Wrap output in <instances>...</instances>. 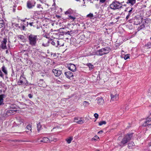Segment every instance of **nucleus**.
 <instances>
[{
	"mask_svg": "<svg viewBox=\"0 0 151 151\" xmlns=\"http://www.w3.org/2000/svg\"><path fill=\"white\" fill-rule=\"evenodd\" d=\"M61 40H52L46 39L45 40L46 43H43L42 46L44 47H47L49 45L50 43H51L52 45L54 46L55 45V43H57L56 46L61 47L63 46V44H61L60 42L61 41Z\"/></svg>",
	"mask_w": 151,
	"mask_h": 151,
	"instance_id": "nucleus-2",
	"label": "nucleus"
},
{
	"mask_svg": "<svg viewBox=\"0 0 151 151\" xmlns=\"http://www.w3.org/2000/svg\"><path fill=\"white\" fill-rule=\"evenodd\" d=\"M110 6L111 9L115 10L122 8V5L119 2L116 1L113 2Z\"/></svg>",
	"mask_w": 151,
	"mask_h": 151,
	"instance_id": "nucleus-5",
	"label": "nucleus"
},
{
	"mask_svg": "<svg viewBox=\"0 0 151 151\" xmlns=\"http://www.w3.org/2000/svg\"><path fill=\"white\" fill-rule=\"evenodd\" d=\"M15 112L16 110H12L8 111H7V112L8 114H9H9H13L15 113Z\"/></svg>",
	"mask_w": 151,
	"mask_h": 151,
	"instance_id": "nucleus-30",
	"label": "nucleus"
},
{
	"mask_svg": "<svg viewBox=\"0 0 151 151\" xmlns=\"http://www.w3.org/2000/svg\"><path fill=\"white\" fill-rule=\"evenodd\" d=\"M128 108H127V107H126L125 109H128Z\"/></svg>",
	"mask_w": 151,
	"mask_h": 151,
	"instance_id": "nucleus-59",
	"label": "nucleus"
},
{
	"mask_svg": "<svg viewBox=\"0 0 151 151\" xmlns=\"http://www.w3.org/2000/svg\"><path fill=\"white\" fill-rule=\"evenodd\" d=\"M93 14L91 13H89V14L87 15V17H91V18L93 17Z\"/></svg>",
	"mask_w": 151,
	"mask_h": 151,
	"instance_id": "nucleus-40",
	"label": "nucleus"
},
{
	"mask_svg": "<svg viewBox=\"0 0 151 151\" xmlns=\"http://www.w3.org/2000/svg\"><path fill=\"white\" fill-rule=\"evenodd\" d=\"M32 126L30 124L28 125L27 127V129L28 130H29L30 132H29V133L31 132H32Z\"/></svg>",
	"mask_w": 151,
	"mask_h": 151,
	"instance_id": "nucleus-28",
	"label": "nucleus"
},
{
	"mask_svg": "<svg viewBox=\"0 0 151 151\" xmlns=\"http://www.w3.org/2000/svg\"><path fill=\"white\" fill-rule=\"evenodd\" d=\"M111 101H116L117 100L118 98V94H116L114 95L113 94H111Z\"/></svg>",
	"mask_w": 151,
	"mask_h": 151,
	"instance_id": "nucleus-13",
	"label": "nucleus"
},
{
	"mask_svg": "<svg viewBox=\"0 0 151 151\" xmlns=\"http://www.w3.org/2000/svg\"><path fill=\"white\" fill-rule=\"evenodd\" d=\"M132 8H131V9L129 11V13H130V14H131V12H132Z\"/></svg>",
	"mask_w": 151,
	"mask_h": 151,
	"instance_id": "nucleus-50",
	"label": "nucleus"
},
{
	"mask_svg": "<svg viewBox=\"0 0 151 151\" xmlns=\"http://www.w3.org/2000/svg\"><path fill=\"white\" fill-rule=\"evenodd\" d=\"M32 23H36L34 24H35V26L37 25V24L38 22V20H35L34 19H33V20H32Z\"/></svg>",
	"mask_w": 151,
	"mask_h": 151,
	"instance_id": "nucleus-32",
	"label": "nucleus"
},
{
	"mask_svg": "<svg viewBox=\"0 0 151 151\" xmlns=\"http://www.w3.org/2000/svg\"><path fill=\"white\" fill-rule=\"evenodd\" d=\"M149 120H147L145 123L143 125L145 126H146L147 125H148V123L149 122Z\"/></svg>",
	"mask_w": 151,
	"mask_h": 151,
	"instance_id": "nucleus-37",
	"label": "nucleus"
},
{
	"mask_svg": "<svg viewBox=\"0 0 151 151\" xmlns=\"http://www.w3.org/2000/svg\"><path fill=\"white\" fill-rule=\"evenodd\" d=\"M134 20V24L137 25L140 23V21L139 19H138L136 17H134L132 19Z\"/></svg>",
	"mask_w": 151,
	"mask_h": 151,
	"instance_id": "nucleus-17",
	"label": "nucleus"
},
{
	"mask_svg": "<svg viewBox=\"0 0 151 151\" xmlns=\"http://www.w3.org/2000/svg\"><path fill=\"white\" fill-rule=\"evenodd\" d=\"M1 70L4 73L5 75L7 76L8 74L6 68L4 66H3L1 68Z\"/></svg>",
	"mask_w": 151,
	"mask_h": 151,
	"instance_id": "nucleus-18",
	"label": "nucleus"
},
{
	"mask_svg": "<svg viewBox=\"0 0 151 151\" xmlns=\"http://www.w3.org/2000/svg\"><path fill=\"white\" fill-rule=\"evenodd\" d=\"M57 43H55V45H54L56 47H58V46H56Z\"/></svg>",
	"mask_w": 151,
	"mask_h": 151,
	"instance_id": "nucleus-54",
	"label": "nucleus"
},
{
	"mask_svg": "<svg viewBox=\"0 0 151 151\" xmlns=\"http://www.w3.org/2000/svg\"><path fill=\"white\" fill-rule=\"evenodd\" d=\"M73 137H70L69 138L66 139V140L68 144H70V143Z\"/></svg>",
	"mask_w": 151,
	"mask_h": 151,
	"instance_id": "nucleus-25",
	"label": "nucleus"
},
{
	"mask_svg": "<svg viewBox=\"0 0 151 151\" xmlns=\"http://www.w3.org/2000/svg\"><path fill=\"white\" fill-rule=\"evenodd\" d=\"M28 96L29 98L31 99L32 98L33 95L31 94H29L28 95Z\"/></svg>",
	"mask_w": 151,
	"mask_h": 151,
	"instance_id": "nucleus-47",
	"label": "nucleus"
},
{
	"mask_svg": "<svg viewBox=\"0 0 151 151\" xmlns=\"http://www.w3.org/2000/svg\"><path fill=\"white\" fill-rule=\"evenodd\" d=\"M94 116L96 119H97L99 117V115L97 113H95L94 115Z\"/></svg>",
	"mask_w": 151,
	"mask_h": 151,
	"instance_id": "nucleus-42",
	"label": "nucleus"
},
{
	"mask_svg": "<svg viewBox=\"0 0 151 151\" xmlns=\"http://www.w3.org/2000/svg\"><path fill=\"white\" fill-rule=\"evenodd\" d=\"M127 3L131 4L132 5H133L135 3V0H128Z\"/></svg>",
	"mask_w": 151,
	"mask_h": 151,
	"instance_id": "nucleus-27",
	"label": "nucleus"
},
{
	"mask_svg": "<svg viewBox=\"0 0 151 151\" xmlns=\"http://www.w3.org/2000/svg\"><path fill=\"white\" fill-rule=\"evenodd\" d=\"M35 0H29L27 2V7L29 9H32L35 6Z\"/></svg>",
	"mask_w": 151,
	"mask_h": 151,
	"instance_id": "nucleus-6",
	"label": "nucleus"
},
{
	"mask_svg": "<svg viewBox=\"0 0 151 151\" xmlns=\"http://www.w3.org/2000/svg\"><path fill=\"white\" fill-rule=\"evenodd\" d=\"M29 44L32 47H35L37 44L38 40V36L32 34H30L27 36Z\"/></svg>",
	"mask_w": 151,
	"mask_h": 151,
	"instance_id": "nucleus-1",
	"label": "nucleus"
},
{
	"mask_svg": "<svg viewBox=\"0 0 151 151\" xmlns=\"http://www.w3.org/2000/svg\"><path fill=\"white\" fill-rule=\"evenodd\" d=\"M110 51V47H106L99 50L97 52L98 53V55L101 56L107 54Z\"/></svg>",
	"mask_w": 151,
	"mask_h": 151,
	"instance_id": "nucleus-4",
	"label": "nucleus"
},
{
	"mask_svg": "<svg viewBox=\"0 0 151 151\" xmlns=\"http://www.w3.org/2000/svg\"><path fill=\"white\" fill-rule=\"evenodd\" d=\"M63 86L65 89H68L70 87V86L68 85H65Z\"/></svg>",
	"mask_w": 151,
	"mask_h": 151,
	"instance_id": "nucleus-43",
	"label": "nucleus"
},
{
	"mask_svg": "<svg viewBox=\"0 0 151 151\" xmlns=\"http://www.w3.org/2000/svg\"><path fill=\"white\" fill-rule=\"evenodd\" d=\"M6 54L8 53V51L7 50H6Z\"/></svg>",
	"mask_w": 151,
	"mask_h": 151,
	"instance_id": "nucleus-55",
	"label": "nucleus"
},
{
	"mask_svg": "<svg viewBox=\"0 0 151 151\" xmlns=\"http://www.w3.org/2000/svg\"><path fill=\"white\" fill-rule=\"evenodd\" d=\"M17 37L18 39L21 40H24L25 37L23 35H17Z\"/></svg>",
	"mask_w": 151,
	"mask_h": 151,
	"instance_id": "nucleus-22",
	"label": "nucleus"
},
{
	"mask_svg": "<svg viewBox=\"0 0 151 151\" xmlns=\"http://www.w3.org/2000/svg\"><path fill=\"white\" fill-rule=\"evenodd\" d=\"M40 2L42 3H45L46 2V0H41Z\"/></svg>",
	"mask_w": 151,
	"mask_h": 151,
	"instance_id": "nucleus-49",
	"label": "nucleus"
},
{
	"mask_svg": "<svg viewBox=\"0 0 151 151\" xmlns=\"http://www.w3.org/2000/svg\"><path fill=\"white\" fill-rule=\"evenodd\" d=\"M83 6H86V5H83Z\"/></svg>",
	"mask_w": 151,
	"mask_h": 151,
	"instance_id": "nucleus-62",
	"label": "nucleus"
},
{
	"mask_svg": "<svg viewBox=\"0 0 151 151\" xmlns=\"http://www.w3.org/2000/svg\"><path fill=\"white\" fill-rule=\"evenodd\" d=\"M90 104V103L86 101H84L83 103V105L85 107H87Z\"/></svg>",
	"mask_w": 151,
	"mask_h": 151,
	"instance_id": "nucleus-26",
	"label": "nucleus"
},
{
	"mask_svg": "<svg viewBox=\"0 0 151 151\" xmlns=\"http://www.w3.org/2000/svg\"><path fill=\"white\" fill-rule=\"evenodd\" d=\"M25 28V27L22 24H21V27H19L20 28L23 30H24Z\"/></svg>",
	"mask_w": 151,
	"mask_h": 151,
	"instance_id": "nucleus-38",
	"label": "nucleus"
},
{
	"mask_svg": "<svg viewBox=\"0 0 151 151\" xmlns=\"http://www.w3.org/2000/svg\"><path fill=\"white\" fill-rule=\"evenodd\" d=\"M34 23H32V22H31L29 23V24L31 26H33L34 27H35L36 26L34 24Z\"/></svg>",
	"mask_w": 151,
	"mask_h": 151,
	"instance_id": "nucleus-41",
	"label": "nucleus"
},
{
	"mask_svg": "<svg viewBox=\"0 0 151 151\" xmlns=\"http://www.w3.org/2000/svg\"><path fill=\"white\" fill-rule=\"evenodd\" d=\"M83 1H84V0H83Z\"/></svg>",
	"mask_w": 151,
	"mask_h": 151,
	"instance_id": "nucleus-64",
	"label": "nucleus"
},
{
	"mask_svg": "<svg viewBox=\"0 0 151 151\" xmlns=\"http://www.w3.org/2000/svg\"><path fill=\"white\" fill-rule=\"evenodd\" d=\"M0 77L3 78L4 77V75L1 72V69H0Z\"/></svg>",
	"mask_w": 151,
	"mask_h": 151,
	"instance_id": "nucleus-44",
	"label": "nucleus"
},
{
	"mask_svg": "<svg viewBox=\"0 0 151 151\" xmlns=\"http://www.w3.org/2000/svg\"><path fill=\"white\" fill-rule=\"evenodd\" d=\"M26 132H27V133H28V131H26Z\"/></svg>",
	"mask_w": 151,
	"mask_h": 151,
	"instance_id": "nucleus-60",
	"label": "nucleus"
},
{
	"mask_svg": "<svg viewBox=\"0 0 151 151\" xmlns=\"http://www.w3.org/2000/svg\"><path fill=\"white\" fill-rule=\"evenodd\" d=\"M16 119L17 122H18L17 124L18 125L21 124L22 123H23V125H24V124L23 123L24 122V120L23 119L19 117H16Z\"/></svg>",
	"mask_w": 151,
	"mask_h": 151,
	"instance_id": "nucleus-14",
	"label": "nucleus"
},
{
	"mask_svg": "<svg viewBox=\"0 0 151 151\" xmlns=\"http://www.w3.org/2000/svg\"><path fill=\"white\" fill-rule=\"evenodd\" d=\"M105 0H100V1L101 3H104L105 1Z\"/></svg>",
	"mask_w": 151,
	"mask_h": 151,
	"instance_id": "nucleus-51",
	"label": "nucleus"
},
{
	"mask_svg": "<svg viewBox=\"0 0 151 151\" xmlns=\"http://www.w3.org/2000/svg\"><path fill=\"white\" fill-rule=\"evenodd\" d=\"M41 127L42 126L41 125L40 122H39L37 124V131L38 132H39L40 131V130Z\"/></svg>",
	"mask_w": 151,
	"mask_h": 151,
	"instance_id": "nucleus-23",
	"label": "nucleus"
},
{
	"mask_svg": "<svg viewBox=\"0 0 151 151\" xmlns=\"http://www.w3.org/2000/svg\"><path fill=\"white\" fill-rule=\"evenodd\" d=\"M75 122L79 124H82L84 123V120L82 117H76L74 118Z\"/></svg>",
	"mask_w": 151,
	"mask_h": 151,
	"instance_id": "nucleus-9",
	"label": "nucleus"
},
{
	"mask_svg": "<svg viewBox=\"0 0 151 151\" xmlns=\"http://www.w3.org/2000/svg\"><path fill=\"white\" fill-rule=\"evenodd\" d=\"M133 134L132 133H131L125 135L121 142L120 145L122 147L125 146L126 144L131 139L133 136Z\"/></svg>",
	"mask_w": 151,
	"mask_h": 151,
	"instance_id": "nucleus-3",
	"label": "nucleus"
},
{
	"mask_svg": "<svg viewBox=\"0 0 151 151\" xmlns=\"http://www.w3.org/2000/svg\"><path fill=\"white\" fill-rule=\"evenodd\" d=\"M65 75L66 77L69 79H71L73 76V73L70 71H67L65 73Z\"/></svg>",
	"mask_w": 151,
	"mask_h": 151,
	"instance_id": "nucleus-11",
	"label": "nucleus"
},
{
	"mask_svg": "<svg viewBox=\"0 0 151 151\" xmlns=\"http://www.w3.org/2000/svg\"><path fill=\"white\" fill-rule=\"evenodd\" d=\"M18 83L19 85H27L28 83L26 78L23 76H21L20 77L19 81L18 82Z\"/></svg>",
	"mask_w": 151,
	"mask_h": 151,
	"instance_id": "nucleus-7",
	"label": "nucleus"
},
{
	"mask_svg": "<svg viewBox=\"0 0 151 151\" xmlns=\"http://www.w3.org/2000/svg\"><path fill=\"white\" fill-rule=\"evenodd\" d=\"M145 27V25L144 24H142V25H141L140 26V27H141V28H144Z\"/></svg>",
	"mask_w": 151,
	"mask_h": 151,
	"instance_id": "nucleus-52",
	"label": "nucleus"
},
{
	"mask_svg": "<svg viewBox=\"0 0 151 151\" xmlns=\"http://www.w3.org/2000/svg\"><path fill=\"white\" fill-rule=\"evenodd\" d=\"M134 145V142H129L128 144V147L129 148H131Z\"/></svg>",
	"mask_w": 151,
	"mask_h": 151,
	"instance_id": "nucleus-24",
	"label": "nucleus"
},
{
	"mask_svg": "<svg viewBox=\"0 0 151 151\" xmlns=\"http://www.w3.org/2000/svg\"><path fill=\"white\" fill-rule=\"evenodd\" d=\"M103 132V131L100 130L99 132H98V133H100V134H101V133H102Z\"/></svg>",
	"mask_w": 151,
	"mask_h": 151,
	"instance_id": "nucleus-53",
	"label": "nucleus"
},
{
	"mask_svg": "<svg viewBox=\"0 0 151 151\" xmlns=\"http://www.w3.org/2000/svg\"><path fill=\"white\" fill-rule=\"evenodd\" d=\"M69 31H68V32H66V34H69Z\"/></svg>",
	"mask_w": 151,
	"mask_h": 151,
	"instance_id": "nucleus-56",
	"label": "nucleus"
},
{
	"mask_svg": "<svg viewBox=\"0 0 151 151\" xmlns=\"http://www.w3.org/2000/svg\"><path fill=\"white\" fill-rule=\"evenodd\" d=\"M5 23L3 20L1 18H0V28L4 27Z\"/></svg>",
	"mask_w": 151,
	"mask_h": 151,
	"instance_id": "nucleus-20",
	"label": "nucleus"
},
{
	"mask_svg": "<svg viewBox=\"0 0 151 151\" xmlns=\"http://www.w3.org/2000/svg\"><path fill=\"white\" fill-rule=\"evenodd\" d=\"M106 124V122L105 121H101L99 123V126H101L103 124Z\"/></svg>",
	"mask_w": 151,
	"mask_h": 151,
	"instance_id": "nucleus-33",
	"label": "nucleus"
},
{
	"mask_svg": "<svg viewBox=\"0 0 151 151\" xmlns=\"http://www.w3.org/2000/svg\"><path fill=\"white\" fill-rule=\"evenodd\" d=\"M49 140V138L47 137H44L42 139L40 140V142L46 143Z\"/></svg>",
	"mask_w": 151,
	"mask_h": 151,
	"instance_id": "nucleus-21",
	"label": "nucleus"
},
{
	"mask_svg": "<svg viewBox=\"0 0 151 151\" xmlns=\"http://www.w3.org/2000/svg\"><path fill=\"white\" fill-rule=\"evenodd\" d=\"M5 97V95L1 94L0 95V106L4 105L3 98Z\"/></svg>",
	"mask_w": 151,
	"mask_h": 151,
	"instance_id": "nucleus-16",
	"label": "nucleus"
},
{
	"mask_svg": "<svg viewBox=\"0 0 151 151\" xmlns=\"http://www.w3.org/2000/svg\"><path fill=\"white\" fill-rule=\"evenodd\" d=\"M7 42V39L4 38L3 41L1 42V47L3 49H7V47L6 45V43Z\"/></svg>",
	"mask_w": 151,
	"mask_h": 151,
	"instance_id": "nucleus-12",
	"label": "nucleus"
},
{
	"mask_svg": "<svg viewBox=\"0 0 151 151\" xmlns=\"http://www.w3.org/2000/svg\"><path fill=\"white\" fill-rule=\"evenodd\" d=\"M99 137L98 136H95L93 138V139L94 140H97V139H99Z\"/></svg>",
	"mask_w": 151,
	"mask_h": 151,
	"instance_id": "nucleus-46",
	"label": "nucleus"
},
{
	"mask_svg": "<svg viewBox=\"0 0 151 151\" xmlns=\"http://www.w3.org/2000/svg\"><path fill=\"white\" fill-rule=\"evenodd\" d=\"M68 16L69 17V19L72 20L73 21L74 20L76 19V17H75L72 16L71 15H68Z\"/></svg>",
	"mask_w": 151,
	"mask_h": 151,
	"instance_id": "nucleus-35",
	"label": "nucleus"
},
{
	"mask_svg": "<svg viewBox=\"0 0 151 151\" xmlns=\"http://www.w3.org/2000/svg\"><path fill=\"white\" fill-rule=\"evenodd\" d=\"M40 83H42V84H43L45 83L43 79H41L39 83L38 84H40Z\"/></svg>",
	"mask_w": 151,
	"mask_h": 151,
	"instance_id": "nucleus-48",
	"label": "nucleus"
},
{
	"mask_svg": "<svg viewBox=\"0 0 151 151\" xmlns=\"http://www.w3.org/2000/svg\"><path fill=\"white\" fill-rule=\"evenodd\" d=\"M144 7H146V6H144Z\"/></svg>",
	"mask_w": 151,
	"mask_h": 151,
	"instance_id": "nucleus-61",
	"label": "nucleus"
},
{
	"mask_svg": "<svg viewBox=\"0 0 151 151\" xmlns=\"http://www.w3.org/2000/svg\"><path fill=\"white\" fill-rule=\"evenodd\" d=\"M72 10L71 9H69L68 11L65 12V14H70L72 13Z\"/></svg>",
	"mask_w": 151,
	"mask_h": 151,
	"instance_id": "nucleus-31",
	"label": "nucleus"
},
{
	"mask_svg": "<svg viewBox=\"0 0 151 151\" xmlns=\"http://www.w3.org/2000/svg\"><path fill=\"white\" fill-rule=\"evenodd\" d=\"M150 39L151 40V37H150Z\"/></svg>",
	"mask_w": 151,
	"mask_h": 151,
	"instance_id": "nucleus-63",
	"label": "nucleus"
},
{
	"mask_svg": "<svg viewBox=\"0 0 151 151\" xmlns=\"http://www.w3.org/2000/svg\"><path fill=\"white\" fill-rule=\"evenodd\" d=\"M52 72L56 76H59L62 73V71L58 68L53 69Z\"/></svg>",
	"mask_w": 151,
	"mask_h": 151,
	"instance_id": "nucleus-10",
	"label": "nucleus"
},
{
	"mask_svg": "<svg viewBox=\"0 0 151 151\" xmlns=\"http://www.w3.org/2000/svg\"><path fill=\"white\" fill-rule=\"evenodd\" d=\"M151 42H148L145 45V46L147 47V48H150L151 47Z\"/></svg>",
	"mask_w": 151,
	"mask_h": 151,
	"instance_id": "nucleus-34",
	"label": "nucleus"
},
{
	"mask_svg": "<svg viewBox=\"0 0 151 151\" xmlns=\"http://www.w3.org/2000/svg\"><path fill=\"white\" fill-rule=\"evenodd\" d=\"M67 67L69 70L73 72H75L76 70V67L74 64L72 63L69 64H68Z\"/></svg>",
	"mask_w": 151,
	"mask_h": 151,
	"instance_id": "nucleus-8",
	"label": "nucleus"
},
{
	"mask_svg": "<svg viewBox=\"0 0 151 151\" xmlns=\"http://www.w3.org/2000/svg\"><path fill=\"white\" fill-rule=\"evenodd\" d=\"M40 12L39 11H35L34 12V15L36 16L37 14H39Z\"/></svg>",
	"mask_w": 151,
	"mask_h": 151,
	"instance_id": "nucleus-36",
	"label": "nucleus"
},
{
	"mask_svg": "<svg viewBox=\"0 0 151 151\" xmlns=\"http://www.w3.org/2000/svg\"><path fill=\"white\" fill-rule=\"evenodd\" d=\"M87 65L89 67L90 70H91L94 68L93 65L91 64L90 63H88Z\"/></svg>",
	"mask_w": 151,
	"mask_h": 151,
	"instance_id": "nucleus-29",
	"label": "nucleus"
},
{
	"mask_svg": "<svg viewBox=\"0 0 151 151\" xmlns=\"http://www.w3.org/2000/svg\"><path fill=\"white\" fill-rule=\"evenodd\" d=\"M36 7L37 8L40 10V12H41L42 11V10L43 9V6L41 4H37L36 6Z\"/></svg>",
	"mask_w": 151,
	"mask_h": 151,
	"instance_id": "nucleus-19",
	"label": "nucleus"
},
{
	"mask_svg": "<svg viewBox=\"0 0 151 151\" xmlns=\"http://www.w3.org/2000/svg\"><path fill=\"white\" fill-rule=\"evenodd\" d=\"M130 15H131V14H130V13H128V15L127 16L126 18V19H127V20L128 19V18H129Z\"/></svg>",
	"mask_w": 151,
	"mask_h": 151,
	"instance_id": "nucleus-45",
	"label": "nucleus"
},
{
	"mask_svg": "<svg viewBox=\"0 0 151 151\" xmlns=\"http://www.w3.org/2000/svg\"><path fill=\"white\" fill-rule=\"evenodd\" d=\"M94 151H100V150H95Z\"/></svg>",
	"mask_w": 151,
	"mask_h": 151,
	"instance_id": "nucleus-58",
	"label": "nucleus"
},
{
	"mask_svg": "<svg viewBox=\"0 0 151 151\" xmlns=\"http://www.w3.org/2000/svg\"><path fill=\"white\" fill-rule=\"evenodd\" d=\"M119 17H117V18H116V19H119Z\"/></svg>",
	"mask_w": 151,
	"mask_h": 151,
	"instance_id": "nucleus-57",
	"label": "nucleus"
},
{
	"mask_svg": "<svg viewBox=\"0 0 151 151\" xmlns=\"http://www.w3.org/2000/svg\"><path fill=\"white\" fill-rule=\"evenodd\" d=\"M98 104L99 105H102L104 102V100L102 97H98L97 98Z\"/></svg>",
	"mask_w": 151,
	"mask_h": 151,
	"instance_id": "nucleus-15",
	"label": "nucleus"
},
{
	"mask_svg": "<svg viewBox=\"0 0 151 151\" xmlns=\"http://www.w3.org/2000/svg\"><path fill=\"white\" fill-rule=\"evenodd\" d=\"M129 55H127L124 56V58L125 60H126L128 58H129Z\"/></svg>",
	"mask_w": 151,
	"mask_h": 151,
	"instance_id": "nucleus-39",
	"label": "nucleus"
}]
</instances>
